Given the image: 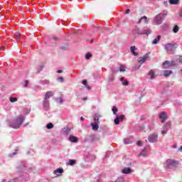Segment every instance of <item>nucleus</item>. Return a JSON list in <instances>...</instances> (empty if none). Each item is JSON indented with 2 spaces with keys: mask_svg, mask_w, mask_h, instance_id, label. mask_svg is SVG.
Returning a JSON list of instances; mask_svg holds the SVG:
<instances>
[{
  "mask_svg": "<svg viewBox=\"0 0 182 182\" xmlns=\"http://www.w3.org/2000/svg\"><path fill=\"white\" fill-rule=\"evenodd\" d=\"M25 122V116L18 115L16 117L14 121L9 123V127L12 129H19L22 126L23 123Z\"/></svg>",
  "mask_w": 182,
  "mask_h": 182,
  "instance_id": "1",
  "label": "nucleus"
},
{
  "mask_svg": "<svg viewBox=\"0 0 182 182\" xmlns=\"http://www.w3.org/2000/svg\"><path fill=\"white\" fill-rule=\"evenodd\" d=\"M101 117L100 114H95L94 116V122L91 123V127H92V130L96 131L99 130V124H100V122H99V119Z\"/></svg>",
  "mask_w": 182,
  "mask_h": 182,
  "instance_id": "2",
  "label": "nucleus"
},
{
  "mask_svg": "<svg viewBox=\"0 0 182 182\" xmlns=\"http://www.w3.org/2000/svg\"><path fill=\"white\" fill-rule=\"evenodd\" d=\"M166 15L167 14L162 13L156 15L154 19L155 25H161V23H163V19H164Z\"/></svg>",
  "mask_w": 182,
  "mask_h": 182,
  "instance_id": "3",
  "label": "nucleus"
},
{
  "mask_svg": "<svg viewBox=\"0 0 182 182\" xmlns=\"http://www.w3.org/2000/svg\"><path fill=\"white\" fill-rule=\"evenodd\" d=\"M177 48V44L176 43H167L165 46V49L166 52L172 55V53H174V51Z\"/></svg>",
  "mask_w": 182,
  "mask_h": 182,
  "instance_id": "4",
  "label": "nucleus"
},
{
  "mask_svg": "<svg viewBox=\"0 0 182 182\" xmlns=\"http://www.w3.org/2000/svg\"><path fill=\"white\" fill-rule=\"evenodd\" d=\"M177 164H178L177 161H174L173 159H168L165 162V167L166 168H173V167H176V166H177Z\"/></svg>",
  "mask_w": 182,
  "mask_h": 182,
  "instance_id": "5",
  "label": "nucleus"
},
{
  "mask_svg": "<svg viewBox=\"0 0 182 182\" xmlns=\"http://www.w3.org/2000/svg\"><path fill=\"white\" fill-rule=\"evenodd\" d=\"M43 107L46 112H48V110H49V109L50 107V104L49 102V100L44 98V100L43 101Z\"/></svg>",
  "mask_w": 182,
  "mask_h": 182,
  "instance_id": "6",
  "label": "nucleus"
},
{
  "mask_svg": "<svg viewBox=\"0 0 182 182\" xmlns=\"http://www.w3.org/2000/svg\"><path fill=\"white\" fill-rule=\"evenodd\" d=\"M170 127H171V122H168L166 124H164L163 127V130L161 131L162 134H166L168 129H170Z\"/></svg>",
  "mask_w": 182,
  "mask_h": 182,
  "instance_id": "7",
  "label": "nucleus"
},
{
  "mask_svg": "<svg viewBox=\"0 0 182 182\" xmlns=\"http://www.w3.org/2000/svg\"><path fill=\"white\" fill-rule=\"evenodd\" d=\"M171 66H174V61H168V60H166L164 63H163V68L164 69H168L170 68H171Z\"/></svg>",
  "mask_w": 182,
  "mask_h": 182,
  "instance_id": "8",
  "label": "nucleus"
},
{
  "mask_svg": "<svg viewBox=\"0 0 182 182\" xmlns=\"http://www.w3.org/2000/svg\"><path fill=\"white\" fill-rule=\"evenodd\" d=\"M124 115H117L115 119L114 120V124H119L120 122H123L124 120Z\"/></svg>",
  "mask_w": 182,
  "mask_h": 182,
  "instance_id": "9",
  "label": "nucleus"
},
{
  "mask_svg": "<svg viewBox=\"0 0 182 182\" xmlns=\"http://www.w3.org/2000/svg\"><path fill=\"white\" fill-rule=\"evenodd\" d=\"M150 33H151V30L150 29V28L146 26L142 28V35H146L147 36H149Z\"/></svg>",
  "mask_w": 182,
  "mask_h": 182,
  "instance_id": "10",
  "label": "nucleus"
},
{
  "mask_svg": "<svg viewBox=\"0 0 182 182\" xmlns=\"http://www.w3.org/2000/svg\"><path fill=\"white\" fill-rule=\"evenodd\" d=\"M149 58V54H145L144 56L140 57L138 59V62L139 63H140L141 65H143V63H145L146 60H147V58Z\"/></svg>",
  "mask_w": 182,
  "mask_h": 182,
  "instance_id": "11",
  "label": "nucleus"
},
{
  "mask_svg": "<svg viewBox=\"0 0 182 182\" xmlns=\"http://www.w3.org/2000/svg\"><path fill=\"white\" fill-rule=\"evenodd\" d=\"M159 117L161 120L162 123H164V122H166V119H167V114H166V112H162L159 114Z\"/></svg>",
  "mask_w": 182,
  "mask_h": 182,
  "instance_id": "12",
  "label": "nucleus"
},
{
  "mask_svg": "<svg viewBox=\"0 0 182 182\" xmlns=\"http://www.w3.org/2000/svg\"><path fill=\"white\" fill-rule=\"evenodd\" d=\"M70 130H71V129L70 127H65L62 129V133H63V134H64V136H68V134H69V133H70Z\"/></svg>",
  "mask_w": 182,
  "mask_h": 182,
  "instance_id": "13",
  "label": "nucleus"
},
{
  "mask_svg": "<svg viewBox=\"0 0 182 182\" xmlns=\"http://www.w3.org/2000/svg\"><path fill=\"white\" fill-rule=\"evenodd\" d=\"M138 23H149V18L144 16L139 20Z\"/></svg>",
  "mask_w": 182,
  "mask_h": 182,
  "instance_id": "14",
  "label": "nucleus"
},
{
  "mask_svg": "<svg viewBox=\"0 0 182 182\" xmlns=\"http://www.w3.org/2000/svg\"><path fill=\"white\" fill-rule=\"evenodd\" d=\"M156 72H154V70H150L148 73V76L149 77V79H154L156 77Z\"/></svg>",
  "mask_w": 182,
  "mask_h": 182,
  "instance_id": "15",
  "label": "nucleus"
},
{
  "mask_svg": "<svg viewBox=\"0 0 182 182\" xmlns=\"http://www.w3.org/2000/svg\"><path fill=\"white\" fill-rule=\"evenodd\" d=\"M122 174H130L132 173V168L125 167L122 170Z\"/></svg>",
  "mask_w": 182,
  "mask_h": 182,
  "instance_id": "16",
  "label": "nucleus"
},
{
  "mask_svg": "<svg viewBox=\"0 0 182 182\" xmlns=\"http://www.w3.org/2000/svg\"><path fill=\"white\" fill-rule=\"evenodd\" d=\"M53 95V91H48L45 95L44 99H50V97H52Z\"/></svg>",
  "mask_w": 182,
  "mask_h": 182,
  "instance_id": "17",
  "label": "nucleus"
},
{
  "mask_svg": "<svg viewBox=\"0 0 182 182\" xmlns=\"http://www.w3.org/2000/svg\"><path fill=\"white\" fill-rule=\"evenodd\" d=\"M146 141H149V143H156L157 141V137H148Z\"/></svg>",
  "mask_w": 182,
  "mask_h": 182,
  "instance_id": "18",
  "label": "nucleus"
},
{
  "mask_svg": "<svg viewBox=\"0 0 182 182\" xmlns=\"http://www.w3.org/2000/svg\"><path fill=\"white\" fill-rule=\"evenodd\" d=\"M119 80L122 82L123 86H129V81H127V80H124V77H122Z\"/></svg>",
  "mask_w": 182,
  "mask_h": 182,
  "instance_id": "19",
  "label": "nucleus"
},
{
  "mask_svg": "<svg viewBox=\"0 0 182 182\" xmlns=\"http://www.w3.org/2000/svg\"><path fill=\"white\" fill-rule=\"evenodd\" d=\"M147 154V147H144L142 151L140 152V154L138 155L139 156H144Z\"/></svg>",
  "mask_w": 182,
  "mask_h": 182,
  "instance_id": "20",
  "label": "nucleus"
},
{
  "mask_svg": "<svg viewBox=\"0 0 182 182\" xmlns=\"http://www.w3.org/2000/svg\"><path fill=\"white\" fill-rule=\"evenodd\" d=\"M134 31L135 33H136V35H143V28H136L134 30Z\"/></svg>",
  "mask_w": 182,
  "mask_h": 182,
  "instance_id": "21",
  "label": "nucleus"
},
{
  "mask_svg": "<svg viewBox=\"0 0 182 182\" xmlns=\"http://www.w3.org/2000/svg\"><path fill=\"white\" fill-rule=\"evenodd\" d=\"M137 48H136V46H131L130 48V50L132 52V53L134 55V56H137L139 55V53H136V50Z\"/></svg>",
  "mask_w": 182,
  "mask_h": 182,
  "instance_id": "22",
  "label": "nucleus"
},
{
  "mask_svg": "<svg viewBox=\"0 0 182 182\" xmlns=\"http://www.w3.org/2000/svg\"><path fill=\"white\" fill-rule=\"evenodd\" d=\"M160 39H161V36H158L153 41V45H157L159 42L160 41Z\"/></svg>",
  "mask_w": 182,
  "mask_h": 182,
  "instance_id": "23",
  "label": "nucleus"
},
{
  "mask_svg": "<svg viewBox=\"0 0 182 182\" xmlns=\"http://www.w3.org/2000/svg\"><path fill=\"white\" fill-rule=\"evenodd\" d=\"M68 140L71 141V143H77V141H79L77 137H69Z\"/></svg>",
  "mask_w": 182,
  "mask_h": 182,
  "instance_id": "24",
  "label": "nucleus"
},
{
  "mask_svg": "<svg viewBox=\"0 0 182 182\" xmlns=\"http://www.w3.org/2000/svg\"><path fill=\"white\" fill-rule=\"evenodd\" d=\"M173 73L172 70H164V76L166 77H168V76H170Z\"/></svg>",
  "mask_w": 182,
  "mask_h": 182,
  "instance_id": "25",
  "label": "nucleus"
},
{
  "mask_svg": "<svg viewBox=\"0 0 182 182\" xmlns=\"http://www.w3.org/2000/svg\"><path fill=\"white\" fill-rule=\"evenodd\" d=\"M124 144H132L133 143V141H132V139L130 138H126L124 139Z\"/></svg>",
  "mask_w": 182,
  "mask_h": 182,
  "instance_id": "26",
  "label": "nucleus"
},
{
  "mask_svg": "<svg viewBox=\"0 0 182 182\" xmlns=\"http://www.w3.org/2000/svg\"><path fill=\"white\" fill-rule=\"evenodd\" d=\"M50 83V82H49V80H43L41 81V85H43L44 86H48Z\"/></svg>",
  "mask_w": 182,
  "mask_h": 182,
  "instance_id": "27",
  "label": "nucleus"
},
{
  "mask_svg": "<svg viewBox=\"0 0 182 182\" xmlns=\"http://www.w3.org/2000/svg\"><path fill=\"white\" fill-rule=\"evenodd\" d=\"M14 38L15 39H16L17 41H21L22 38L21 37V34L19 33H16L14 34Z\"/></svg>",
  "mask_w": 182,
  "mask_h": 182,
  "instance_id": "28",
  "label": "nucleus"
},
{
  "mask_svg": "<svg viewBox=\"0 0 182 182\" xmlns=\"http://www.w3.org/2000/svg\"><path fill=\"white\" fill-rule=\"evenodd\" d=\"M58 173H59L60 174H62V173H63V168H58L57 170L53 171L54 174H58Z\"/></svg>",
  "mask_w": 182,
  "mask_h": 182,
  "instance_id": "29",
  "label": "nucleus"
},
{
  "mask_svg": "<svg viewBox=\"0 0 182 182\" xmlns=\"http://www.w3.org/2000/svg\"><path fill=\"white\" fill-rule=\"evenodd\" d=\"M113 114H114L115 116H117V107L116 106H113L112 108Z\"/></svg>",
  "mask_w": 182,
  "mask_h": 182,
  "instance_id": "30",
  "label": "nucleus"
},
{
  "mask_svg": "<svg viewBox=\"0 0 182 182\" xmlns=\"http://www.w3.org/2000/svg\"><path fill=\"white\" fill-rule=\"evenodd\" d=\"M68 164H69V166H75V164H76V160L70 159V160L68 161Z\"/></svg>",
  "mask_w": 182,
  "mask_h": 182,
  "instance_id": "31",
  "label": "nucleus"
},
{
  "mask_svg": "<svg viewBox=\"0 0 182 182\" xmlns=\"http://www.w3.org/2000/svg\"><path fill=\"white\" fill-rule=\"evenodd\" d=\"M82 85H84V86H85L87 89H90V86L87 85V80H82Z\"/></svg>",
  "mask_w": 182,
  "mask_h": 182,
  "instance_id": "32",
  "label": "nucleus"
},
{
  "mask_svg": "<svg viewBox=\"0 0 182 182\" xmlns=\"http://www.w3.org/2000/svg\"><path fill=\"white\" fill-rule=\"evenodd\" d=\"M169 4H171V5H177L178 0H169Z\"/></svg>",
  "mask_w": 182,
  "mask_h": 182,
  "instance_id": "33",
  "label": "nucleus"
},
{
  "mask_svg": "<svg viewBox=\"0 0 182 182\" xmlns=\"http://www.w3.org/2000/svg\"><path fill=\"white\" fill-rule=\"evenodd\" d=\"M119 72H126V67L124 65L119 66Z\"/></svg>",
  "mask_w": 182,
  "mask_h": 182,
  "instance_id": "34",
  "label": "nucleus"
},
{
  "mask_svg": "<svg viewBox=\"0 0 182 182\" xmlns=\"http://www.w3.org/2000/svg\"><path fill=\"white\" fill-rule=\"evenodd\" d=\"M10 102L11 103H15V102H18V98L11 97H10Z\"/></svg>",
  "mask_w": 182,
  "mask_h": 182,
  "instance_id": "35",
  "label": "nucleus"
},
{
  "mask_svg": "<svg viewBox=\"0 0 182 182\" xmlns=\"http://www.w3.org/2000/svg\"><path fill=\"white\" fill-rule=\"evenodd\" d=\"M173 32H174V33H177L178 32V26H174V27L173 28Z\"/></svg>",
  "mask_w": 182,
  "mask_h": 182,
  "instance_id": "36",
  "label": "nucleus"
},
{
  "mask_svg": "<svg viewBox=\"0 0 182 182\" xmlns=\"http://www.w3.org/2000/svg\"><path fill=\"white\" fill-rule=\"evenodd\" d=\"M46 127H47V129H53V124H52V123H48V124L46 125Z\"/></svg>",
  "mask_w": 182,
  "mask_h": 182,
  "instance_id": "37",
  "label": "nucleus"
},
{
  "mask_svg": "<svg viewBox=\"0 0 182 182\" xmlns=\"http://www.w3.org/2000/svg\"><path fill=\"white\" fill-rule=\"evenodd\" d=\"M91 58H92V53H87L85 55V58H86L87 60H89V59H90Z\"/></svg>",
  "mask_w": 182,
  "mask_h": 182,
  "instance_id": "38",
  "label": "nucleus"
},
{
  "mask_svg": "<svg viewBox=\"0 0 182 182\" xmlns=\"http://www.w3.org/2000/svg\"><path fill=\"white\" fill-rule=\"evenodd\" d=\"M115 182H124V178L119 177Z\"/></svg>",
  "mask_w": 182,
  "mask_h": 182,
  "instance_id": "39",
  "label": "nucleus"
},
{
  "mask_svg": "<svg viewBox=\"0 0 182 182\" xmlns=\"http://www.w3.org/2000/svg\"><path fill=\"white\" fill-rule=\"evenodd\" d=\"M55 100H56L57 103H60V104L63 103V99H62L60 97L56 98Z\"/></svg>",
  "mask_w": 182,
  "mask_h": 182,
  "instance_id": "40",
  "label": "nucleus"
},
{
  "mask_svg": "<svg viewBox=\"0 0 182 182\" xmlns=\"http://www.w3.org/2000/svg\"><path fill=\"white\" fill-rule=\"evenodd\" d=\"M58 82H60L61 83H63L65 80L63 79V77H59L58 78Z\"/></svg>",
  "mask_w": 182,
  "mask_h": 182,
  "instance_id": "41",
  "label": "nucleus"
},
{
  "mask_svg": "<svg viewBox=\"0 0 182 182\" xmlns=\"http://www.w3.org/2000/svg\"><path fill=\"white\" fill-rule=\"evenodd\" d=\"M42 70H43V65H39V67H38V73L42 72Z\"/></svg>",
  "mask_w": 182,
  "mask_h": 182,
  "instance_id": "42",
  "label": "nucleus"
},
{
  "mask_svg": "<svg viewBox=\"0 0 182 182\" xmlns=\"http://www.w3.org/2000/svg\"><path fill=\"white\" fill-rule=\"evenodd\" d=\"M18 149H16V152L10 154V157H12V156H15V154H16V153H18Z\"/></svg>",
  "mask_w": 182,
  "mask_h": 182,
  "instance_id": "43",
  "label": "nucleus"
},
{
  "mask_svg": "<svg viewBox=\"0 0 182 182\" xmlns=\"http://www.w3.org/2000/svg\"><path fill=\"white\" fill-rule=\"evenodd\" d=\"M114 77L113 76H110L109 78V82H114Z\"/></svg>",
  "mask_w": 182,
  "mask_h": 182,
  "instance_id": "44",
  "label": "nucleus"
},
{
  "mask_svg": "<svg viewBox=\"0 0 182 182\" xmlns=\"http://www.w3.org/2000/svg\"><path fill=\"white\" fill-rule=\"evenodd\" d=\"M28 85H29V81L26 80V81H25V84H24V87H28Z\"/></svg>",
  "mask_w": 182,
  "mask_h": 182,
  "instance_id": "45",
  "label": "nucleus"
},
{
  "mask_svg": "<svg viewBox=\"0 0 182 182\" xmlns=\"http://www.w3.org/2000/svg\"><path fill=\"white\" fill-rule=\"evenodd\" d=\"M136 144H137V146H142L143 145V142H141V141H138L136 142Z\"/></svg>",
  "mask_w": 182,
  "mask_h": 182,
  "instance_id": "46",
  "label": "nucleus"
},
{
  "mask_svg": "<svg viewBox=\"0 0 182 182\" xmlns=\"http://www.w3.org/2000/svg\"><path fill=\"white\" fill-rule=\"evenodd\" d=\"M112 73H114V75H116V73H117V72H119V70H116L114 69H112Z\"/></svg>",
  "mask_w": 182,
  "mask_h": 182,
  "instance_id": "47",
  "label": "nucleus"
},
{
  "mask_svg": "<svg viewBox=\"0 0 182 182\" xmlns=\"http://www.w3.org/2000/svg\"><path fill=\"white\" fill-rule=\"evenodd\" d=\"M151 137H159V135L157 134H154L151 136Z\"/></svg>",
  "mask_w": 182,
  "mask_h": 182,
  "instance_id": "48",
  "label": "nucleus"
},
{
  "mask_svg": "<svg viewBox=\"0 0 182 182\" xmlns=\"http://www.w3.org/2000/svg\"><path fill=\"white\" fill-rule=\"evenodd\" d=\"M53 41H55V42L59 41V38L58 37H53Z\"/></svg>",
  "mask_w": 182,
  "mask_h": 182,
  "instance_id": "49",
  "label": "nucleus"
},
{
  "mask_svg": "<svg viewBox=\"0 0 182 182\" xmlns=\"http://www.w3.org/2000/svg\"><path fill=\"white\" fill-rule=\"evenodd\" d=\"M125 14H130V9H127Z\"/></svg>",
  "mask_w": 182,
  "mask_h": 182,
  "instance_id": "50",
  "label": "nucleus"
},
{
  "mask_svg": "<svg viewBox=\"0 0 182 182\" xmlns=\"http://www.w3.org/2000/svg\"><path fill=\"white\" fill-rule=\"evenodd\" d=\"M179 62H180V63H182V56H181V57L179 58Z\"/></svg>",
  "mask_w": 182,
  "mask_h": 182,
  "instance_id": "51",
  "label": "nucleus"
},
{
  "mask_svg": "<svg viewBox=\"0 0 182 182\" xmlns=\"http://www.w3.org/2000/svg\"><path fill=\"white\" fill-rule=\"evenodd\" d=\"M80 120H82V122H83V120H85V118L83 117H81Z\"/></svg>",
  "mask_w": 182,
  "mask_h": 182,
  "instance_id": "52",
  "label": "nucleus"
},
{
  "mask_svg": "<svg viewBox=\"0 0 182 182\" xmlns=\"http://www.w3.org/2000/svg\"><path fill=\"white\" fill-rule=\"evenodd\" d=\"M62 72H63L62 70H60L58 71V73H62Z\"/></svg>",
  "mask_w": 182,
  "mask_h": 182,
  "instance_id": "53",
  "label": "nucleus"
},
{
  "mask_svg": "<svg viewBox=\"0 0 182 182\" xmlns=\"http://www.w3.org/2000/svg\"><path fill=\"white\" fill-rule=\"evenodd\" d=\"M1 49L2 50H4L5 47H4V46H2Z\"/></svg>",
  "mask_w": 182,
  "mask_h": 182,
  "instance_id": "54",
  "label": "nucleus"
},
{
  "mask_svg": "<svg viewBox=\"0 0 182 182\" xmlns=\"http://www.w3.org/2000/svg\"><path fill=\"white\" fill-rule=\"evenodd\" d=\"M173 149H176L177 145L175 144V145L173 146Z\"/></svg>",
  "mask_w": 182,
  "mask_h": 182,
  "instance_id": "55",
  "label": "nucleus"
},
{
  "mask_svg": "<svg viewBox=\"0 0 182 182\" xmlns=\"http://www.w3.org/2000/svg\"><path fill=\"white\" fill-rule=\"evenodd\" d=\"M179 151H182V146L179 148Z\"/></svg>",
  "mask_w": 182,
  "mask_h": 182,
  "instance_id": "56",
  "label": "nucleus"
},
{
  "mask_svg": "<svg viewBox=\"0 0 182 182\" xmlns=\"http://www.w3.org/2000/svg\"><path fill=\"white\" fill-rule=\"evenodd\" d=\"M141 120H144V117H141Z\"/></svg>",
  "mask_w": 182,
  "mask_h": 182,
  "instance_id": "57",
  "label": "nucleus"
},
{
  "mask_svg": "<svg viewBox=\"0 0 182 182\" xmlns=\"http://www.w3.org/2000/svg\"><path fill=\"white\" fill-rule=\"evenodd\" d=\"M141 66V65H139V67L137 68V69H140Z\"/></svg>",
  "mask_w": 182,
  "mask_h": 182,
  "instance_id": "58",
  "label": "nucleus"
},
{
  "mask_svg": "<svg viewBox=\"0 0 182 182\" xmlns=\"http://www.w3.org/2000/svg\"><path fill=\"white\" fill-rule=\"evenodd\" d=\"M87 100V98H83V100Z\"/></svg>",
  "mask_w": 182,
  "mask_h": 182,
  "instance_id": "59",
  "label": "nucleus"
},
{
  "mask_svg": "<svg viewBox=\"0 0 182 182\" xmlns=\"http://www.w3.org/2000/svg\"><path fill=\"white\" fill-rule=\"evenodd\" d=\"M70 137H75V136L70 135Z\"/></svg>",
  "mask_w": 182,
  "mask_h": 182,
  "instance_id": "60",
  "label": "nucleus"
},
{
  "mask_svg": "<svg viewBox=\"0 0 182 182\" xmlns=\"http://www.w3.org/2000/svg\"><path fill=\"white\" fill-rule=\"evenodd\" d=\"M97 140H99V139L97 138Z\"/></svg>",
  "mask_w": 182,
  "mask_h": 182,
  "instance_id": "61",
  "label": "nucleus"
}]
</instances>
